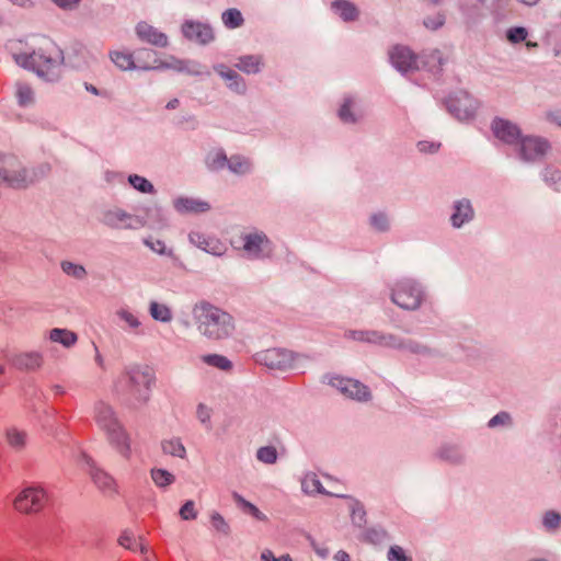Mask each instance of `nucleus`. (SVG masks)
I'll use <instances>...</instances> for the list:
<instances>
[{"mask_svg": "<svg viewBox=\"0 0 561 561\" xmlns=\"http://www.w3.org/2000/svg\"><path fill=\"white\" fill-rule=\"evenodd\" d=\"M444 24V16L438 14L435 18H427L424 20V25L431 30H437Z\"/></svg>", "mask_w": 561, "mask_h": 561, "instance_id": "nucleus-58", "label": "nucleus"}, {"mask_svg": "<svg viewBox=\"0 0 561 561\" xmlns=\"http://www.w3.org/2000/svg\"><path fill=\"white\" fill-rule=\"evenodd\" d=\"M228 168L236 174H245L251 171V162L247 158L233 156L228 160Z\"/></svg>", "mask_w": 561, "mask_h": 561, "instance_id": "nucleus-35", "label": "nucleus"}, {"mask_svg": "<svg viewBox=\"0 0 561 561\" xmlns=\"http://www.w3.org/2000/svg\"><path fill=\"white\" fill-rule=\"evenodd\" d=\"M511 422V416L508 413L506 412H501L499 414H496L495 416H493L490 421H489V426L490 427H495L497 425H504V424H508Z\"/></svg>", "mask_w": 561, "mask_h": 561, "instance_id": "nucleus-55", "label": "nucleus"}, {"mask_svg": "<svg viewBox=\"0 0 561 561\" xmlns=\"http://www.w3.org/2000/svg\"><path fill=\"white\" fill-rule=\"evenodd\" d=\"M61 270L68 276H71L76 279H83L87 276V271L82 265L69 261L61 263Z\"/></svg>", "mask_w": 561, "mask_h": 561, "instance_id": "nucleus-42", "label": "nucleus"}, {"mask_svg": "<svg viewBox=\"0 0 561 561\" xmlns=\"http://www.w3.org/2000/svg\"><path fill=\"white\" fill-rule=\"evenodd\" d=\"M110 443L124 457L130 456V437L122 423L105 432Z\"/></svg>", "mask_w": 561, "mask_h": 561, "instance_id": "nucleus-18", "label": "nucleus"}, {"mask_svg": "<svg viewBox=\"0 0 561 561\" xmlns=\"http://www.w3.org/2000/svg\"><path fill=\"white\" fill-rule=\"evenodd\" d=\"M335 561H350V554L343 550H340L334 556Z\"/></svg>", "mask_w": 561, "mask_h": 561, "instance_id": "nucleus-62", "label": "nucleus"}, {"mask_svg": "<svg viewBox=\"0 0 561 561\" xmlns=\"http://www.w3.org/2000/svg\"><path fill=\"white\" fill-rule=\"evenodd\" d=\"M128 181L130 183V185L141 192V193H152L153 192V185L145 178L140 176V175H130L128 178Z\"/></svg>", "mask_w": 561, "mask_h": 561, "instance_id": "nucleus-44", "label": "nucleus"}, {"mask_svg": "<svg viewBox=\"0 0 561 561\" xmlns=\"http://www.w3.org/2000/svg\"><path fill=\"white\" fill-rule=\"evenodd\" d=\"M492 130L497 139L506 144H514L520 138L519 128L506 119H494L492 123Z\"/></svg>", "mask_w": 561, "mask_h": 561, "instance_id": "nucleus-17", "label": "nucleus"}, {"mask_svg": "<svg viewBox=\"0 0 561 561\" xmlns=\"http://www.w3.org/2000/svg\"><path fill=\"white\" fill-rule=\"evenodd\" d=\"M391 300L402 309L415 310L422 304L423 293L413 280L402 279L391 289Z\"/></svg>", "mask_w": 561, "mask_h": 561, "instance_id": "nucleus-5", "label": "nucleus"}, {"mask_svg": "<svg viewBox=\"0 0 561 561\" xmlns=\"http://www.w3.org/2000/svg\"><path fill=\"white\" fill-rule=\"evenodd\" d=\"M261 561H293L291 557L288 553H284L279 557H276L272 550L265 549L262 551Z\"/></svg>", "mask_w": 561, "mask_h": 561, "instance_id": "nucleus-54", "label": "nucleus"}, {"mask_svg": "<svg viewBox=\"0 0 561 561\" xmlns=\"http://www.w3.org/2000/svg\"><path fill=\"white\" fill-rule=\"evenodd\" d=\"M116 316L122 320L128 329L134 332H137L141 325L140 320L136 314L125 308H121L116 311Z\"/></svg>", "mask_w": 561, "mask_h": 561, "instance_id": "nucleus-38", "label": "nucleus"}, {"mask_svg": "<svg viewBox=\"0 0 561 561\" xmlns=\"http://www.w3.org/2000/svg\"><path fill=\"white\" fill-rule=\"evenodd\" d=\"M162 450L167 455H171L179 458H184L186 449L180 439H169L162 442Z\"/></svg>", "mask_w": 561, "mask_h": 561, "instance_id": "nucleus-36", "label": "nucleus"}, {"mask_svg": "<svg viewBox=\"0 0 561 561\" xmlns=\"http://www.w3.org/2000/svg\"><path fill=\"white\" fill-rule=\"evenodd\" d=\"M329 382L347 398L358 401H367L370 398L368 388L358 380L332 377Z\"/></svg>", "mask_w": 561, "mask_h": 561, "instance_id": "nucleus-11", "label": "nucleus"}, {"mask_svg": "<svg viewBox=\"0 0 561 561\" xmlns=\"http://www.w3.org/2000/svg\"><path fill=\"white\" fill-rule=\"evenodd\" d=\"M517 1L525 5H528V7L536 5L539 2V0H517Z\"/></svg>", "mask_w": 561, "mask_h": 561, "instance_id": "nucleus-64", "label": "nucleus"}, {"mask_svg": "<svg viewBox=\"0 0 561 561\" xmlns=\"http://www.w3.org/2000/svg\"><path fill=\"white\" fill-rule=\"evenodd\" d=\"M144 242L148 248L158 254H172L171 251H167L165 243L162 240L146 239Z\"/></svg>", "mask_w": 561, "mask_h": 561, "instance_id": "nucleus-52", "label": "nucleus"}, {"mask_svg": "<svg viewBox=\"0 0 561 561\" xmlns=\"http://www.w3.org/2000/svg\"><path fill=\"white\" fill-rule=\"evenodd\" d=\"M301 488H302L304 492L307 494H314V493L329 494V492H327L324 490L319 478L314 473H308L304 477V479L301 481ZM330 495H333V494L330 493ZM334 495L340 496V494H334ZM341 497H346V496L341 495Z\"/></svg>", "mask_w": 561, "mask_h": 561, "instance_id": "nucleus-29", "label": "nucleus"}, {"mask_svg": "<svg viewBox=\"0 0 561 561\" xmlns=\"http://www.w3.org/2000/svg\"><path fill=\"white\" fill-rule=\"evenodd\" d=\"M392 65L401 72H407L417 68V57L405 46H394L390 53Z\"/></svg>", "mask_w": 561, "mask_h": 561, "instance_id": "nucleus-13", "label": "nucleus"}, {"mask_svg": "<svg viewBox=\"0 0 561 561\" xmlns=\"http://www.w3.org/2000/svg\"><path fill=\"white\" fill-rule=\"evenodd\" d=\"M179 104H180V101H179L178 99H172V100H170V101L167 103V106H165V107H167L168 110H174V108H176V107L179 106Z\"/></svg>", "mask_w": 561, "mask_h": 561, "instance_id": "nucleus-63", "label": "nucleus"}, {"mask_svg": "<svg viewBox=\"0 0 561 561\" xmlns=\"http://www.w3.org/2000/svg\"><path fill=\"white\" fill-rule=\"evenodd\" d=\"M417 148L422 152H436L439 148V144L428 142V141H420L417 144Z\"/></svg>", "mask_w": 561, "mask_h": 561, "instance_id": "nucleus-59", "label": "nucleus"}, {"mask_svg": "<svg viewBox=\"0 0 561 561\" xmlns=\"http://www.w3.org/2000/svg\"><path fill=\"white\" fill-rule=\"evenodd\" d=\"M234 502L241 506L245 512L251 514L254 518L259 520H266V515L263 514L254 504L243 499L240 494L233 493Z\"/></svg>", "mask_w": 561, "mask_h": 561, "instance_id": "nucleus-37", "label": "nucleus"}, {"mask_svg": "<svg viewBox=\"0 0 561 561\" xmlns=\"http://www.w3.org/2000/svg\"><path fill=\"white\" fill-rule=\"evenodd\" d=\"M222 22L227 27L236 28L242 25L243 18L239 10L229 9L222 13Z\"/></svg>", "mask_w": 561, "mask_h": 561, "instance_id": "nucleus-41", "label": "nucleus"}, {"mask_svg": "<svg viewBox=\"0 0 561 561\" xmlns=\"http://www.w3.org/2000/svg\"><path fill=\"white\" fill-rule=\"evenodd\" d=\"M352 102L346 100L339 111V117L344 123H355V115L351 112Z\"/></svg>", "mask_w": 561, "mask_h": 561, "instance_id": "nucleus-51", "label": "nucleus"}, {"mask_svg": "<svg viewBox=\"0 0 561 561\" xmlns=\"http://www.w3.org/2000/svg\"><path fill=\"white\" fill-rule=\"evenodd\" d=\"M48 337L51 342L59 343L67 348L73 346L78 341V335L75 332L60 328L51 329Z\"/></svg>", "mask_w": 561, "mask_h": 561, "instance_id": "nucleus-27", "label": "nucleus"}, {"mask_svg": "<svg viewBox=\"0 0 561 561\" xmlns=\"http://www.w3.org/2000/svg\"><path fill=\"white\" fill-rule=\"evenodd\" d=\"M62 59V51L47 37H42L39 46L31 54L14 55V60L19 66L35 72L47 81H56L60 78Z\"/></svg>", "mask_w": 561, "mask_h": 561, "instance_id": "nucleus-1", "label": "nucleus"}, {"mask_svg": "<svg viewBox=\"0 0 561 561\" xmlns=\"http://www.w3.org/2000/svg\"><path fill=\"white\" fill-rule=\"evenodd\" d=\"M440 456L453 461H457L459 459L458 451L454 447L444 448Z\"/></svg>", "mask_w": 561, "mask_h": 561, "instance_id": "nucleus-60", "label": "nucleus"}, {"mask_svg": "<svg viewBox=\"0 0 561 561\" xmlns=\"http://www.w3.org/2000/svg\"><path fill=\"white\" fill-rule=\"evenodd\" d=\"M150 476L158 488H167L175 481L174 474L160 468H153L150 472Z\"/></svg>", "mask_w": 561, "mask_h": 561, "instance_id": "nucleus-34", "label": "nucleus"}, {"mask_svg": "<svg viewBox=\"0 0 561 561\" xmlns=\"http://www.w3.org/2000/svg\"><path fill=\"white\" fill-rule=\"evenodd\" d=\"M346 336L354 341L379 344L390 347H402V344L392 335H382L377 331H350Z\"/></svg>", "mask_w": 561, "mask_h": 561, "instance_id": "nucleus-16", "label": "nucleus"}, {"mask_svg": "<svg viewBox=\"0 0 561 561\" xmlns=\"http://www.w3.org/2000/svg\"><path fill=\"white\" fill-rule=\"evenodd\" d=\"M262 58L260 56H243L234 65L239 70L251 75L260 71Z\"/></svg>", "mask_w": 561, "mask_h": 561, "instance_id": "nucleus-33", "label": "nucleus"}, {"mask_svg": "<svg viewBox=\"0 0 561 561\" xmlns=\"http://www.w3.org/2000/svg\"><path fill=\"white\" fill-rule=\"evenodd\" d=\"M125 379L129 387V394L140 404L149 400L150 387L153 383V375L149 369L133 366L125 373Z\"/></svg>", "mask_w": 561, "mask_h": 561, "instance_id": "nucleus-4", "label": "nucleus"}, {"mask_svg": "<svg viewBox=\"0 0 561 561\" xmlns=\"http://www.w3.org/2000/svg\"><path fill=\"white\" fill-rule=\"evenodd\" d=\"M11 362L20 370H36L42 367L44 358L42 353L32 351L13 355Z\"/></svg>", "mask_w": 561, "mask_h": 561, "instance_id": "nucleus-20", "label": "nucleus"}, {"mask_svg": "<svg viewBox=\"0 0 561 561\" xmlns=\"http://www.w3.org/2000/svg\"><path fill=\"white\" fill-rule=\"evenodd\" d=\"M149 313L152 317V319L163 323H169L173 319L171 308L165 304H160L157 301H151L149 304Z\"/></svg>", "mask_w": 561, "mask_h": 561, "instance_id": "nucleus-30", "label": "nucleus"}, {"mask_svg": "<svg viewBox=\"0 0 561 561\" xmlns=\"http://www.w3.org/2000/svg\"><path fill=\"white\" fill-rule=\"evenodd\" d=\"M112 61L122 70L142 69L151 70L164 67L157 58V54L152 49H140L137 51L136 60L131 54L124 51L111 53Z\"/></svg>", "mask_w": 561, "mask_h": 561, "instance_id": "nucleus-3", "label": "nucleus"}, {"mask_svg": "<svg viewBox=\"0 0 561 561\" xmlns=\"http://www.w3.org/2000/svg\"><path fill=\"white\" fill-rule=\"evenodd\" d=\"M259 362L272 369H288L293 366V353L282 348H270L259 354Z\"/></svg>", "mask_w": 561, "mask_h": 561, "instance_id": "nucleus-12", "label": "nucleus"}, {"mask_svg": "<svg viewBox=\"0 0 561 561\" xmlns=\"http://www.w3.org/2000/svg\"><path fill=\"white\" fill-rule=\"evenodd\" d=\"M136 33L141 41L159 47H165L168 45V37L165 34L157 31L153 26L146 22H140L136 26Z\"/></svg>", "mask_w": 561, "mask_h": 561, "instance_id": "nucleus-22", "label": "nucleus"}, {"mask_svg": "<svg viewBox=\"0 0 561 561\" xmlns=\"http://www.w3.org/2000/svg\"><path fill=\"white\" fill-rule=\"evenodd\" d=\"M7 440L15 449H22L26 444V433L16 428L7 431Z\"/></svg>", "mask_w": 561, "mask_h": 561, "instance_id": "nucleus-39", "label": "nucleus"}, {"mask_svg": "<svg viewBox=\"0 0 561 561\" xmlns=\"http://www.w3.org/2000/svg\"><path fill=\"white\" fill-rule=\"evenodd\" d=\"M180 517L183 520H193L197 517V511L195 508V503L192 500L186 501L180 508Z\"/></svg>", "mask_w": 561, "mask_h": 561, "instance_id": "nucleus-48", "label": "nucleus"}, {"mask_svg": "<svg viewBox=\"0 0 561 561\" xmlns=\"http://www.w3.org/2000/svg\"><path fill=\"white\" fill-rule=\"evenodd\" d=\"M194 314L197 330L207 339L222 340L233 333L232 317L215 306L202 302L195 307Z\"/></svg>", "mask_w": 561, "mask_h": 561, "instance_id": "nucleus-2", "label": "nucleus"}, {"mask_svg": "<svg viewBox=\"0 0 561 561\" xmlns=\"http://www.w3.org/2000/svg\"><path fill=\"white\" fill-rule=\"evenodd\" d=\"M206 163L210 170H218L228 163V159L222 151H215L207 156Z\"/></svg>", "mask_w": 561, "mask_h": 561, "instance_id": "nucleus-43", "label": "nucleus"}, {"mask_svg": "<svg viewBox=\"0 0 561 561\" xmlns=\"http://www.w3.org/2000/svg\"><path fill=\"white\" fill-rule=\"evenodd\" d=\"M548 149V142L539 137H525L520 142V154L526 161L540 159L547 153Z\"/></svg>", "mask_w": 561, "mask_h": 561, "instance_id": "nucleus-14", "label": "nucleus"}, {"mask_svg": "<svg viewBox=\"0 0 561 561\" xmlns=\"http://www.w3.org/2000/svg\"><path fill=\"white\" fill-rule=\"evenodd\" d=\"M175 208L183 213H203L209 209V205L206 202H199L192 198H179L174 203Z\"/></svg>", "mask_w": 561, "mask_h": 561, "instance_id": "nucleus-31", "label": "nucleus"}, {"mask_svg": "<svg viewBox=\"0 0 561 561\" xmlns=\"http://www.w3.org/2000/svg\"><path fill=\"white\" fill-rule=\"evenodd\" d=\"M387 558L388 561H412V558L405 553L404 549L397 545L390 547Z\"/></svg>", "mask_w": 561, "mask_h": 561, "instance_id": "nucleus-50", "label": "nucleus"}, {"mask_svg": "<svg viewBox=\"0 0 561 561\" xmlns=\"http://www.w3.org/2000/svg\"><path fill=\"white\" fill-rule=\"evenodd\" d=\"M242 249L250 259H261L272 251L271 242L263 232H250L241 237Z\"/></svg>", "mask_w": 561, "mask_h": 561, "instance_id": "nucleus-8", "label": "nucleus"}, {"mask_svg": "<svg viewBox=\"0 0 561 561\" xmlns=\"http://www.w3.org/2000/svg\"><path fill=\"white\" fill-rule=\"evenodd\" d=\"M561 524V515L554 512L546 513L543 517V525L548 529H556Z\"/></svg>", "mask_w": 561, "mask_h": 561, "instance_id": "nucleus-53", "label": "nucleus"}, {"mask_svg": "<svg viewBox=\"0 0 561 561\" xmlns=\"http://www.w3.org/2000/svg\"><path fill=\"white\" fill-rule=\"evenodd\" d=\"M94 484L104 493H114L116 490L115 480L105 471L94 468L90 472Z\"/></svg>", "mask_w": 561, "mask_h": 561, "instance_id": "nucleus-26", "label": "nucleus"}, {"mask_svg": "<svg viewBox=\"0 0 561 561\" xmlns=\"http://www.w3.org/2000/svg\"><path fill=\"white\" fill-rule=\"evenodd\" d=\"M103 221L113 229H138L145 222L138 216L126 213L123 209H110L104 214Z\"/></svg>", "mask_w": 561, "mask_h": 561, "instance_id": "nucleus-10", "label": "nucleus"}, {"mask_svg": "<svg viewBox=\"0 0 561 561\" xmlns=\"http://www.w3.org/2000/svg\"><path fill=\"white\" fill-rule=\"evenodd\" d=\"M210 409L207 408L205 404L201 403L197 407V417L202 423H208L210 421Z\"/></svg>", "mask_w": 561, "mask_h": 561, "instance_id": "nucleus-57", "label": "nucleus"}, {"mask_svg": "<svg viewBox=\"0 0 561 561\" xmlns=\"http://www.w3.org/2000/svg\"><path fill=\"white\" fill-rule=\"evenodd\" d=\"M182 32L187 39L199 44H207L214 38L213 30L198 22H186L182 26Z\"/></svg>", "mask_w": 561, "mask_h": 561, "instance_id": "nucleus-19", "label": "nucleus"}, {"mask_svg": "<svg viewBox=\"0 0 561 561\" xmlns=\"http://www.w3.org/2000/svg\"><path fill=\"white\" fill-rule=\"evenodd\" d=\"M371 224L377 230H380V231H383L388 228L387 217L381 214L374 215L371 217Z\"/></svg>", "mask_w": 561, "mask_h": 561, "instance_id": "nucleus-56", "label": "nucleus"}, {"mask_svg": "<svg viewBox=\"0 0 561 561\" xmlns=\"http://www.w3.org/2000/svg\"><path fill=\"white\" fill-rule=\"evenodd\" d=\"M256 458L264 463L272 465L277 460V451L273 446H265L259 448L256 453Z\"/></svg>", "mask_w": 561, "mask_h": 561, "instance_id": "nucleus-45", "label": "nucleus"}, {"mask_svg": "<svg viewBox=\"0 0 561 561\" xmlns=\"http://www.w3.org/2000/svg\"><path fill=\"white\" fill-rule=\"evenodd\" d=\"M188 239L192 244H194L196 248L213 254L220 256L222 255L227 247L224 242H221L219 239L207 237L198 231H193L188 234Z\"/></svg>", "mask_w": 561, "mask_h": 561, "instance_id": "nucleus-15", "label": "nucleus"}, {"mask_svg": "<svg viewBox=\"0 0 561 561\" xmlns=\"http://www.w3.org/2000/svg\"><path fill=\"white\" fill-rule=\"evenodd\" d=\"M215 70L227 82V85L231 90L238 93H242L245 91V83L236 71L228 69L224 65L216 66Z\"/></svg>", "mask_w": 561, "mask_h": 561, "instance_id": "nucleus-23", "label": "nucleus"}, {"mask_svg": "<svg viewBox=\"0 0 561 561\" xmlns=\"http://www.w3.org/2000/svg\"><path fill=\"white\" fill-rule=\"evenodd\" d=\"M350 511L354 523L360 525L365 520V511L358 501L351 499Z\"/></svg>", "mask_w": 561, "mask_h": 561, "instance_id": "nucleus-49", "label": "nucleus"}, {"mask_svg": "<svg viewBox=\"0 0 561 561\" xmlns=\"http://www.w3.org/2000/svg\"><path fill=\"white\" fill-rule=\"evenodd\" d=\"M94 410L95 421L104 432L121 424L113 408L105 402L96 403Z\"/></svg>", "mask_w": 561, "mask_h": 561, "instance_id": "nucleus-21", "label": "nucleus"}, {"mask_svg": "<svg viewBox=\"0 0 561 561\" xmlns=\"http://www.w3.org/2000/svg\"><path fill=\"white\" fill-rule=\"evenodd\" d=\"M27 171L14 158L0 157V182L13 188H24L32 183Z\"/></svg>", "mask_w": 561, "mask_h": 561, "instance_id": "nucleus-7", "label": "nucleus"}, {"mask_svg": "<svg viewBox=\"0 0 561 561\" xmlns=\"http://www.w3.org/2000/svg\"><path fill=\"white\" fill-rule=\"evenodd\" d=\"M449 112L459 121H467L474 116L478 105L467 92H459L447 103Z\"/></svg>", "mask_w": 561, "mask_h": 561, "instance_id": "nucleus-9", "label": "nucleus"}, {"mask_svg": "<svg viewBox=\"0 0 561 561\" xmlns=\"http://www.w3.org/2000/svg\"><path fill=\"white\" fill-rule=\"evenodd\" d=\"M58 7L62 9H72L79 4L81 0H51Z\"/></svg>", "mask_w": 561, "mask_h": 561, "instance_id": "nucleus-61", "label": "nucleus"}, {"mask_svg": "<svg viewBox=\"0 0 561 561\" xmlns=\"http://www.w3.org/2000/svg\"><path fill=\"white\" fill-rule=\"evenodd\" d=\"M14 96L22 107L31 106L35 103V92L30 83L19 80L14 84Z\"/></svg>", "mask_w": 561, "mask_h": 561, "instance_id": "nucleus-24", "label": "nucleus"}, {"mask_svg": "<svg viewBox=\"0 0 561 561\" xmlns=\"http://www.w3.org/2000/svg\"><path fill=\"white\" fill-rule=\"evenodd\" d=\"M47 502L46 492L38 486H27L20 491L13 501L16 512L32 515L39 513Z\"/></svg>", "mask_w": 561, "mask_h": 561, "instance_id": "nucleus-6", "label": "nucleus"}, {"mask_svg": "<svg viewBox=\"0 0 561 561\" xmlns=\"http://www.w3.org/2000/svg\"><path fill=\"white\" fill-rule=\"evenodd\" d=\"M118 543L128 549V550H131L134 552L136 551H140L141 553H146L147 552V547L145 546V543L142 542V539L139 537V538H135L134 535L129 531H124L119 538H118Z\"/></svg>", "mask_w": 561, "mask_h": 561, "instance_id": "nucleus-32", "label": "nucleus"}, {"mask_svg": "<svg viewBox=\"0 0 561 561\" xmlns=\"http://www.w3.org/2000/svg\"><path fill=\"white\" fill-rule=\"evenodd\" d=\"M202 360L221 370H229L232 367L231 362L227 357L218 354L204 355L202 356Z\"/></svg>", "mask_w": 561, "mask_h": 561, "instance_id": "nucleus-40", "label": "nucleus"}, {"mask_svg": "<svg viewBox=\"0 0 561 561\" xmlns=\"http://www.w3.org/2000/svg\"><path fill=\"white\" fill-rule=\"evenodd\" d=\"M527 35H528L527 30L522 26L511 27L506 32V38L513 44H517V43L526 41Z\"/></svg>", "mask_w": 561, "mask_h": 561, "instance_id": "nucleus-47", "label": "nucleus"}, {"mask_svg": "<svg viewBox=\"0 0 561 561\" xmlns=\"http://www.w3.org/2000/svg\"><path fill=\"white\" fill-rule=\"evenodd\" d=\"M331 8L344 21H354L358 16L356 7L346 0H335L332 2Z\"/></svg>", "mask_w": 561, "mask_h": 561, "instance_id": "nucleus-28", "label": "nucleus"}, {"mask_svg": "<svg viewBox=\"0 0 561 561\" xmlns=\"http://www.w3.org/2000/svg\"><path fill=\"white\" fill-rule=\"evenodd\" d=\"M473 217V209L471 204L467 199H462L456 203L455 213L451 215V224L454 227L459 228L465 222H468Z\"/></svg>", "mask_w": 561, "mask_h": 561, "instance_id": "nucleus-25", "label": "nucleus"}, {"mask_svg": "<svg viewBox=\"0 0 561 561\" xmlns=\"http://www.w3.org/2000/svg\"><path fill=\"white\" fill-rule=\"evenodd\" d=\"M210 524L216 531L226 536L229 535L230 527L220 513L213 512L210 514Z\"/></svg>", "mask_w": 561, "mask_h": 561, "instance_id": "nucleus-46", "label": "nucleus"}]
</instances>
